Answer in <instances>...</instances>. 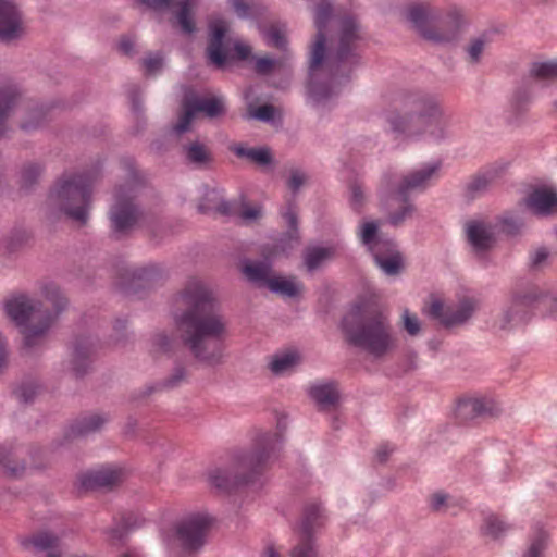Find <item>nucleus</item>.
<instances>
[{
	"label": "nucleus",
	"mask_w": 557,
	"mask_h": 557,
	"mask_svg": "<svg viewBox=\"0 0 557 557\" xmlns=\"http://www.w3.org/2000/svg\"><path fill=\"white\" fill-rule=\"evenodd\" d=\"M22 35V18L11 0H0V41L9 42Z\"/></svg>",
	"instance_id": "obj_21"
},
{
	"label": "nucleus",
	"mask_w": 557,
	"mask_h": 557,
	"mask_svg": "<svg viewBox=\"0 0 557 557\" xmlns=\"http://www.w3.org/2000/svg\"><path fill=\"white\" fill-rule=\"evenodd\" d=\"M117 49L121 53L127 57H133L135 54L134 39L129 36H122L119 41Z\"/></svg>",
	"instance_id": "obj_57"
},
{
	"label": "nucleus",
	"mask_w": 557,
	"mask_h": 557,
	"mask_svg": "<svg viewBox=\"0 0 557 557\" xmlns=\"http://www.w3.org/2000/svg\"><path fill=\"white\" fill-rule=\"evenodd\" d=\"M359 236L363 245L371 251L376 265L387 275H396L403 267V258L394 242L383 238L377 233L375 222H363Z\"/></svg>",
	"instance_id": "obj_13"
},
{
	"label": "nucleus",
	"mask_w": 557,
	"mask_h": 557,
	"mask_svg": "<svg viewBox=\"0 0 557 557\" xmlns=\"http://www.w3.org/2000/svg\"><path fill=\"white\" fill-rule=\"evenodd\" d=\"M231 150L236 157L248 159L260 166H267L273 162L271 149L268 147L248 148L243 145H236Z\"/></svg>",
	"instance_id": "obj_32"
},
{
	"label": "nucleus",
	"mask_w": 557,
	"mask_h": 557,
	"mask_svg": "<svg viewBox=\"0 0 557 557\" xmlns=\"http://www.w3.org/2000/svg\"><path fill=\"white\" fill-rule=\"evenodd\" d=\"M324 509L318 503L305 506L301 518L295 529L298 543L293 548L292 557H320L314 537L325 525Z\"/></svg>",
	"instance_id": "obj_14"
},
{
	"label": "nucleus",
	"mask_w": 557,
	"mask_h": 557,
	"mask_svg": "<svg viewBox=\"0 0 557 557\" xmlns=\"http://www.w3.org/2000/svg\"><path fill=\"white\" fill-rule=\"evenodd\" d=\"M185 308L174 315V325L182 345L199 362L222 363L226 321L213 292L201 281H189L181 293Z\"/></svg>",
	"instance_id": "obj_2"
},
{
	"label": "nucleus",
	"mask_w": 557,
	"mask_h": 557,
	"mask_svg": "<svg viewBox=\"0 0 557 557\" xmlns=\"http://www.w3.org/2000/svg\"><path fill=\"white\" fill-rule=\"evenodd\" d=\"M509 529V525L500 520L497 516L491 515L485 519L483 531L485 534L497 539Z\"/></svg>",
	"instance_id": "obj_44"
},
{
	"label": "nucleus",
	"mask_w": 557,
	"mask_h": 557,
	"mask_svg": "<svg viewBox=\"0 0 557 557\" xmlns=\"http://www.w3.org/2000/svg\"><path fill=\"white\" fill-rule=\"evenodd\" d=\"M44 295L53 306V312L44 308L39 300L24 294L14 296L4 302L5 313L18 327L23 336V348L26 350H33L44 344L52 324L69 307L67 298L54 284L46 285Z\"/></svg>",
	"instance_id": "obj_3"
},
{
	"label": "nucleus",
	"mask_w": 557,
	"mask_h": 557,
	"mask_svg": "<svg viewBox=\"0 0 557 557\" xmlns=\"http://www.w3.org/2000/svg\"><path fill=\"white\" fill-rule=\"evenodd\" d=\"M530 74L537 81H557V61L535 62Z\"/></svg>",
	"instance_id": "obj_38"
},
{
	"label": "nucleus",
	"mask_w": 557,
	"mask_h": 557,
	"mask_svg": "<svg viewBox=\"0 0 557 557\" xmlns=\"http://www.w3.org/2000/svg\"><path fill=\"white\" fill-rule=\"evenodd\" d=\"M176 4L178 10L174 12L173 25L177 26L184 35H193L197 30L193 9L188 8L186 1H177Z\"/></svg>",
	"instance_id": "obj_35"
},
{
	"label": "nucleus",
	"mask_w": 557,
	"mask_h": 557,
	"mask_svg": "<svg viewBox=\"0 0 557 557\" xmlns=\"http://www.w3.org/2000/svg\"><path fill=\"white\" fill-rule=\"evenodd\" d=\"M59 536L53 533L42 531L23 540L22 545L25 548L32 545L36 553L46 552L49 557H59L60 554L55 553L59 547Z\"/></svg>",
	"instance_id": "obj_28"
},
{
	"label": "nucleus",
	"mask_w": 557,
	"mask_h": 557,
	"mask_svg": "<svg viewBox=\"0 0 557 557\" xmlns=\"http://www.w3.org/2000/svg\"><path fill=\"white\" fill-rule=\"evenodd\" d=\"M447 502V496L443 493H436L431 498V505L434 509L440 510Z\"/></svg>",
	"instance_id": "obj_63"
},
{
	"label": "nucleus",
	"mask_w": 557,
	"mask_h": 557,
	"mask_svg": "<svg viewBox=\"0 0 557 557\" xmlns=\"http://www.w3.org/2000/svg\"><path fill=\"white\" fill-rule=\"evenodd\" d=\"M46 116L47 113L42 108H36L30 111L29 117L22 122L20 127L25 132L35 131L46 123Z\"/></svg>",
	"instance_id": "obj_45"
},
{
	"label": "nucleus",
	"mask_w": 557,
	"mask_h": 557,
	"mask_svg": "<svg viewBox=\"0 0 557 557\" xmlns=\"http://www.w3.org/2000/svg\"><path fill=\"white\" fill-rule=\"evenodd\" d=\"M161 274L156 265L136 268L129 272V285L133 288H145L160 278Z\"/></svg>",
	"instance_id": "obj_34"
},
{
	"label": "nucleus",
	"mask_w": 557,
	"mask_h": 557,
	"mask_svg": "<svg viewBox=\"0 0 557 557\" xmlns=\"http://www.w3.org/2000/svg\"><path fill=\"white\" fill-rule=\"evenodd\" d=\"M496 178V173L492 171L478 173L467 185V191L474 198L485 191Z\"/></svg>",
	"instance_id": "obj_37"
},
{
	"label": "nucleus",
	"mask_w": 557,
	"mask_h": 557,
	"mask_svg": "<svg viewBox=\"0 0 557 557\" xmlns=\"http://www.w3.org/2000/svg\"><path fill=\"white\" fill-rule=\"evenodd\" d=\"M228 30V22L224 18H214L208 24L206 58L216 69H224L228 60L245 61L251 55V47L239 41L234 44V54H231L232 40L227 36Z\"/></svg>",
	"instance_id": "obj_11"
},
{
	"label": "nucleus",
	"mask_w": 557,
	"mask_h": 557,
	"mask_svg": "<svg viewBox=\"0 0 557 557\" xmlns=\"http://www.w3.org/2000/svg\"><path fill=\"white\" fill-rule=\"evenodd\" d=\"M332 18V4L321 0L315 8L318 34L310 52L308 95L314 104H324L338 94V86L348 81L346 70L357 61L356 50L361 40L360 26L354 17L338 21L339 34L335 50L326 53V27Z\"/></svg>",
	"instance_id": "obj_1"
},
{
	"label": "nucleus",
	"mask_w": 557,
	"mask_h": 557,
	"mask_svg": "<svg viewBox=\"0 0 557 557\" xmlns=\"http://www.w3.org/2000/svg\"><path fill=\"white\" fill-rule=\"evenodd\" d=\"M128 98L132 103V109L136 114H140L143 111L141 104V90L138 86L134 85L128 89Z\"/></svg>",
	"instance_id": "obj_54"
},
{
	"label": "nucleus",
	"mask_w": 557,
	"mask_h": 557,
	"mask_svg": "<svg viewBox=\"0 0 557 557\" xmlns=\"http://www.w3.org/2000/svg\"><path fill=\"white\" fill-rule=\"evenodd\" d=\"M152 347L161 352H169L173 348V338L165 332H157L151 338Z\"/></svg>",
	"instance_id": "obj_48"
},
{
	"label": "nucleus",
	"mask_w": 557,
	"mask_h": 557,
	"mask_svg": "<svg viewBox=\"0 0 557 557\" xmlns=\"http://www.w3.org/2000/svg\"><path fill=\"white\" fill-rule=\"evenodd\" d=\"M198 211L202 214H219L227 216L231 214V205L216 189H209L203 195Z\"/></svg>",
	"instance_id": "obj_27"
},
{
	"label": "nucleus",
	"mask_w": 557,
	"mask_h": 557,
	"mask_svg": "<svg viewBox=\"0 0 557 557\" xmlns=\"http://www.w3.org/2000/svg\"><path fill=\"white\" fill-rule=\"evenodd\" d=\"M161 391L162 389L160 387L159 382L150 384V385H147L143 389H138V391L133 392L129 395V401H132V403H140V401L147 399L153 393L161 392Z\"/></svg>",
	"instance_id": "obj_51"
},
{
	"label": "nucleus",
	"mask_w": 557,
	"mask_h": 557,
	"mask_svg": "<svg viewBox=\"0 0 557 557\" xmlns=\"http://www.w3.org/2000/svg\"><path fill=\"white\" fill-rule=\"evenodd\" d=\"M503 228L507 233L512 234V233L517 232L520 228V223H518L513 219H505L504 222H503Z\"/></svg>",
	"instance_id": "obj_64"
},
{
	"label": "nucleus",
	"mask_w": 557,
	"mask_h": 557,
	"mask_svg": "<svg viewBox=\"0 0 557 557\" xmlns=\"http://www.w3.org/2000/svg\"><path fill=\"white\" fill-rule=\"evenodd\" d=\"M139 3L154 11H163L174 5L175 0H138Z\"/></svg>",
	"instance_id": "obj_55"
},
{
	"label": "nucleus",
	"mask_w": 557,
	"mask_h": 557,
	"mask_svg": "<svg viewBox=\"0 0 557 557\" xmlns=\"http://www.w3.org/2000/svg\"><path fill=\"white\" fill-rule=\"evenodd\" d=\"M393 451V448L388 444H383L377 448L376 458L379 462H384L387 460L389 454Z\"/></svg>",
	"instance_id": "obj_62"
},
{
	"label": "nucleus",
	"mask_w": 557,
	"mask_h": 557,
	"mask_svg": "<svg viewBox=\"0 0 557 557\" xmlns=\"http://www.w3.org/2000/svg\"><path fill=\"white\" fill-rule=\"evenodd\" d=\"M92 181L88 173L62 175L49 193L48 206L82 225L86 224L91 203Z\"/></svg>",
	"instance_id": "obj_7"
},
{
	"label": "nucleus",
	"mask_w": 557,
	"mask_h": 557,
	"mask_svg": "<svg viewBox=\"0 0 557 557\" xmlns=\"http://www.w3.org/2000/svg\"><path fill=\"white\" fill-rule=\"evenodd\" d=\"M300 360L301 358L297 349L288 348L281 351V375L292 371L300 363Z\"/></svg>",
	"instance_id": "obj_47"
},
{
	"label": "nucleus",
	"mask_w": 557,
	"mask_h": 557,
	"mask_svg": "<svg viewBox=\"0 0 557 557\" xmlns=\"http://www.w3.org/2000/svg\"><path fill=\"white\" fill-rule=\"evenodd\" d=\"M230 2L233 10L239 17L246 18L250 15V5L246 0H231Z\"/></svg>",
	"instance_id": "obj_59"
},
{
	"label": "nucleus",
	"mask_w": 557,
	"mask_h": 557,
	"mask_svg": "<svg viewBox=\"0 0 557 557\" xmlns=\"http://www.w3.org/2000/svg\"><path fill=\"white\" fill-rule=\"evenodd\" d=\"M525 206L535 214L557 213V193L548 187H539L530 193Z\"/></svg>",
	"instance_id": "obj_24"
},
{
	"label": "nucleus",
	"mask_w": 557,
	"mask_h": 557,
	"mask_svg": "<svg viewBox=\"0 0 557 557\" xmlns=\"http://www.w3.org/2000/svg\"><path fill=\"white\" fill-rule=\"evenodd\" d=\"M20 98L21 92L15 86H4L0 89V138L9 131L8 120Z\"/></svg>",
	"instance_id": "obj_26"
},
{
	"label": "nucleus",
	"mask_w": 557,
	"mask_h": 557,
	"mask_svg": "<svg viewBox=\"0 0 557 557\" xmlns=\"http://www.w3.org/2000/svg\"><path fill=\"white\" fill-rule=\"evenodd\" d=\"M468 243L476 253L487 251L495 243L493 227L482 220H470L465 224Z\"/></svg>",
	"instance_id": "obj_22"
},
{
	"label": "nucleus",
	"mask_w": 557,
	"mask_h": 557,
	"mask_svg": "<svg viewBox=\"0 0 557 557\" xmlns=\"http://www.w3.org/2000/svg\"><path fill=\"white\" fill-rule=\"evenodd\" d=\"M310 395L323 407L334 406L339 398V392L334 382H321L312 385Z\"/></svg>",
	"instance_id": "obj_33"
},
{
	"label": "nucleus",
	"mask_w": 557,
	"mask_h": 557,
	"mask_svg": "<svg viewBox=\"0 0 557 557\" xmlns=\"http://www.w3.org/2000/svg\"><path fill=\"white\" fill-rule=\"evenodd\" d=\"M364 198L363 189L359 185H354L351 187V206L355 210H359L362 206V201Z\"/></svg>",
	"instance_id": "obj_60"
},
{
	"label": "nucleus",
	"mask_w": 557,
	"mask_h": 557,
	"mask_svg": "<svg viewBox=\"0 0 557 557\" xmlns=\"http://www.w3.org/2000/svg\"><path fill=\"white\" fill-rule=\"evenodd\" d=\"M336 253V248L334 246L330 247H309L305 252V264L309 271L317 270L324 262L332 259Z\"/></svg>",
	"instance_id": "obj_36"
},
{
	"label": "nucleus",
	"mask_w": 557,
	"mask_h": 557,
	"mask_svg": "<svg viewBox=\"0 0 557 557\" xmlns=\"http://www.w3.org/2000/svg\"><path fill=\"white\" fill-rule=\"evenodd\" d=\"M304 284L295 276H281V296L299 300L304 296Z\"/></svg>",
	"instance_id": "obj_39"
},
{
	"label": "nucleus",
	"mask_w": 557,
	"mask_h": 557,
	"mask_svg": "<svg viewBox=\"0 0 557 557\" xmlns=\"http://www.w3.org/2000/svg\"><path fill=\"white\" fill-rule=\"evenodd\" d=\"M211 518L206 515H193L176 525V537L185 550H198L205 544L206 533L211 525Z\"/></svg>",
	"instance_id": "obj_19"
},
{
	"label": "nucleus",
	"mask_w": 557,
	"mask_h": 557,
	"mask_svg": "<svg viewBox=\"0 0 557 557\" xmlns=\"http://www.w3.org/2000/svg\"><path fill=\"white\" fill-rule=\"evenodd\" d=\"M275 115V108L272 104H263L258 108H253L252 106H249L248 112L246 114V119L250 120H258L262 122H270L274 120Z\"/></svg>",
	"instance_id": "obj_46"
},
{
	"label": "nucleus",
	"mask_w": 557,
	"mask_h": 557,
	"mask_svg": "<svg viewBox=\"0 0 557 557\" xmlns=\"http://www.w3.org/2000/svg\"><path fill=\"white\" fill-rule=\"evenodd\" d=\"M161 391L162 389L160 387L159 382L150 384V385H147L143 389H138V391L133 392L129 395V401H132V403H140V401L147 399L153 393L161 392Z\"/></svg>",
	"instance_id": "obj_52"
},
{
	"label": "nucleus",
	"mask_w": 557,
	"mask_h": 557,
	"mask_svg": "<svg viewBox=\"0 0 557 557\" xmlns=\"http://www.w3.org/2000/svg\"><path fill=\"white\" fill-rule=\"evenodd\" d=\"M476 308L478 301L472 297H465L456 304L433 300L430 305L429 313L445 327H454L466 323Z\"/></svg>",
	"instance_id": "obj_18"
},
{
	"label": "nucleus",
	"mask_w": 557,
	"mask_h": 557,
	"mask_svg": "<svg viewBox=\"0 0 557 557\" xmlns=\"http://www.w3.org/2000/svg\"><path fill=\"white\" fill-rule=\"evenodd\" d=\"M123 480V471L117 468L103 467L81 475V487L86 491L111 490Z\"/></svg>",
	"instance_id": "obj_20"
},
{
	"label": "nucleus",
	"mask_w": 557,
	"mask_h": 557,
	"mask_svg": "<svg viewBox=\"0 0 557 557\" xmlns=\"http://www.w3.org/2000/svg\"><path fill=\"white\" fill-rule=\"evenodd\" d=\"M187 376V370L183 364H176L173 372L164 380L159 381L160 387L164 389H173L180 386Z\"/></svg>",
	"instance_id": "obj_42"
},
{
	"label": "nucleus",
	"mask_w": 557,
	"mask_h": 557,
	"mask_svg": "<svg viewBox=\"0 0 557 557\" xmlns=\"http://www.w3.org/2000/svg\"><path fill=\"white\" fill-rule=\"evenodd\" d=\"M276 255L275 246H263L260 259L242 260L240 271L245 278L257 287H267L272 293L278 294V276L273 273Z\"/></svg>",
	"instance_id": "obj_16"
},
{
	"label": "nucleus",
	"mask_w": 557,
	"mask_h": 557,
	"mask_svg": "<svg viewBox=\"0 0 557 557\" xmlns=\"http://www.w3.org/2000/svg\"><path fill=\"white\" fill-rule=\"evenodd\" d=\"M163 65V59L159 53L149 54L143 60V66L147 75H152L160 71Z\"/></svg>",
	"instance_id": "obj_50"
},
{
	"label": "nucleus",
	"mask_w": 557,
	"mask_h": 557,
	"mask_svg": "<svg viewBox=\"0 0 557 557\" xmlns=\"http://www.w3.org/2000/svg\"><path fill=\"white\" fill-rule=\"evenodd\" d=\"M347 341L379 358L395 347V338L386 318L377 311L356 306L342 323Z\"/></svg>",
	"instance_id": "obj_6"
},
{
	"label": "nucleus",
	"mask_w": 557,
	"mask_h": 557,
	"mask_svg": "<svg viewBox=\"0 0 557 557\" xmlns=\"http://www.w3.org/2000/svg\"><path fill=\"white\" fill-rule=\"evenodd\" d=\"M23 449L12 446H0V467L13 479L21 478L26 470V462L21 458Z\"/></svg>",
	"instance_id": "obj_25"
},
{
	"label": "nucleus",
	"mask_w": 557,
	"mask_h": 557,
	"mask_svg": "<svg viewBox=\"0 0 557 557\" xmlns=\"http://www.w3.org/2000/svg\"><path fill=\"white\" fill-rule=\"evenodd\" d=\"M108 421V418L101 414H89L76 419L70 428L71 436H86L98 430Z\"/></svg>",
	"instance_id": "obj_31"
},
{
	"label": "nucleus",
	"mask_w": 557,
	"mask_h": 557,
	"mask_svg": "<svg viewBox=\"0 0 557 557\" xmlns=\"http://www.w3.org/2000/svg\"><path fill=\"white\" fill-rule=\"evenodd\" d=\"M183 151L187 162L199 169H207L214 161L212 151L199 140L184 145Z\"/></svg>",
	"instance_id": "obj_29"
},
{
	"label": "nucleus",
	"mask_w": 557,
	"mask_h": 557,
	"mask_svg": "<svg viewBox=\"0 0 557 557\" xmlns=\"http://www.w3.org/2000/svg\"><path fill=\"white\" fill-rule=\"evenodd\" d=\"M309 176L300 168L292 166L285 172L287 211L281 216V251L299 244L296 196L308 185Z\"/></svg>",
	"instance_id": "obj_12"
},
{
	"label": "nucleus",
	"mask_w": 557,
	"mask_h": 557,
	"mask_svg": "<svg viewBox=\"0 0 557 557\" xmlns=\"http://www.w3.org/2000/svg\"><path fill=\"white\" fill-rule=\"evenodd\" d=\"M97 346V342L90 336H78L74 341L72 371L76 377H82L88 372Z\"/></svg>",
	"instance_id": "obj_23"
},
{
	"label": "nucleus",
	"mask_w": 557,
	"mask_h": 557,
	"mask_svg": "<svg viewBox=\"0 0 557 557\" xmlns=\"http://www.w3.org/2000/svg\"><path fill=\"white\" fill-rule=\"evenodd\" d=\"M274 67V60L264 57L255 60V71L260 75L270 73Z\"/></svg>",
	"instance_id": "obj_56"
},
{
	"label": "nucleus",
	"mask_w": 557,
	"mask_h": 557,
	"mask_svg": "<svg viewBox=\"0 0 557 557\" xmlns=\"http://www.w3.org/2000/svg\"><path fill=\"white\" fill-rule=\"evenodd\" d=\"M403 326L409 335H417L420 331V320L417 314L405 310L401 315Z\"/></svg>",
	"instance_id": "obj_49"
},
{
	"label": "nucleus",
	"mask_w": 557,
	"mask_h": 557,
	"mask_svg": "<svg viewBox=\"0 0 557 557\" xmlns=\"http://www.w3.org/2000/svg\"><path fill=\"white\" fill-rule=\"evenodd\" d=\"M438 169V163H428L420 169L409 172L397 182L387 183L392 197L400 206V212L392 213L389 216L393 225H398L411 214L412 206L408 202L409 195L426 188L437 177Z\"/></svg>",
	"instance_id": "obj_10"
},
{
	"label": "nucleus",
	"mask_w": 557,
	"mask_h": 557,
	"mask_svg": "<svg viewBox=\"0 0 557 557\" xmlns=\"http://www.w3.org/2000/svg\"><path fill=\"white\" fill-rule=\"evenodd\" d=\"M278 443V432L260 433L250 450H238L231 462L209 471L208 481L220 493L232 494L252 483L268 466Z\"/></svg>",
	"instance_id": "obj_4"
},
{
	"label": "nucleus",
	"mask_w": 557,
	"mask_h": 557,
	"mask_svg": "<svg viewBox=\"0 0 557 557\" xmlns=\"http://www.w3.org/2000/svg\"><path fill=\"white\" fill-rule=\"evenodd\" d=\"M547 256H548V252H547L546 248L536 249L532 256V264L534 267L541 265L546 260Z\"/></svg>",
	"instance_id": "obj_61"
},
{
	"label": "nucleus",
	"mask_w": 557,
	"mask_h": 557,
	"mask_svg": "<svg viewBox=\"0 0 557 557\" xmlns=\"http://www.w3.org/2000/svg\"><path fill=\"white\" fill-rule=\"evenodd\" d=\"M42 172V168L37 163H28L21 171V186L29 189L37 184Z\"/></svg>",
	"instance_id": "obj_41"
},
{
	"label": "nucleus",
	"mask_w": 557,
	"mask_h": 557,
	"mask_svg": "<svg viewBox=\"0 0 557 557\" xmlns=\"http://www.w3.org/2000/svg\"><path fill=\"white\" fill-rule=\"evenodd\" d=\"M535 312L543 315L557 313V293L544 294L537 286L516 289L500 319V327L507 329L524 323Z\"/></svg>",
	"instance_id": "obj_8"
},
{
	"label": "nucleus",
	"mask_w": 557,
	"mask_h": 557,
	"mask_svg": "<svg viewBox=\"0 0 557 557\" xmlns=\"http://www.w3.org/2000/svg\"><path fill=\"white\" fill-rule=\"evenodd\" d=\"M37 392V384L34 382H23L14 389L13 394L21 404H30L34 401Z\"/></svg>",
	"instance_id": "obj_43"
},
{
	"label": "nucleus",
	"mask_w": 557,
	"mask_h": 557,
	"mask_svg": "<svg viewBox=\"0 0 557 557\" xmlns=\"http://www.w3.org/2000/svg\"><path fill=\"white\" fill-rule=\"evenodd\" d=\"M548 535L544 530H536L531 539L524 557H543L547 547Z\"/></svg>",
	"instance_id": "obj_40"
},
{
	"label": "nucleus",
	"mask_w": 557,
	"mask_h": 557,
	"mask_svg": "<svg viewBox=\"0 0 557 557\" xmlns=\"http://www.w3.org/2000/svg\"><path fill=\"white\" fill-rule=\"evenodd\" d=\"M171 233L170 225L163 222H157L150 227V234L156 239H163L165 235Z\"/></svg>",
	"instance_id": "obj_58"
},
{
	"label": "nucleus",
	"mask_w": 557,
	"mask_h": 557,
	"mask_svg": "<svg viewBox=\"0 0 557 557\" xmlns=\"http://www.w3.org/2000/svg\"><path fill=\"white\" fill-rule=\"evenodd\" d=\"M493 403L483 397H466L459 399L457 404V413L463 418H473L491 411Z\"/></svg>",
	"instance_id": "obj_30"
},
{
	"label": "nucleus",
	"mask_w": 557,
	"mask_h": 557,
	"mask_svg": "<svg viewBox=\"0 0 557 557\" xmlns=\"http://www.w3.org/2000/svg\"><path fill=\"white\" fill-rule=\"evenodd\" d=\"M397 104L410 110L411 114L405 116L398 111L387 112L385 120L393 133L406 136L428 134L433 139L445 136L449 119L435 97L413 92L399 98Z\"/></svg>",
	"instance_id": "obj_5"
},
{
	"label": "nucleus",
	"mask_w": 557,
	"mask_h": 557,
	"mask_svg": "<svg viewBox=\"0 0 557 557\" xmlns=\"http://www.w3.org/2000/svg\"><path fill=\"white\" fill-rule=\"evenodd\" d=\"M407 17L425 39L434 42H449L454 40L465 23L461 11L454 9L447 14L445 20L434 24L430 15V7L425 3L410 5L407 11Z\"/></svg>",
	"instance_id": "obj_9"
},
{
	"label": "nucleus",
	"mask_w": 557,
	"mask_h": 557,
	"mask_svg": "<svg viewBox=\"0 0 557 557\" xmlns=\"http://www.w3.org/2000/svg\"><path fill=\"white\" fill-rule=\"evenodd\" d=\"M486 40L483 37L473 39L468 47V54L472 62H478L485 49Z\"/></svg>",
	"instance_id": "obj_53"
},
{
	"label": "nucleus",
	"mask_w": 557,
	"mask_h": 557,
	"mask_svg": "<svg viewBox=\"0 0 557 557\" xmlns=\"http://www.w3.org/2000/svg\"><path fill=\"white\" fill-rule=\"evenodd\" d=\"M183 112L173 131L181 135L190 128V124L197 113H203L209 119H215L225 114V106L219 97H199L186 95L182 102Z\"/></svg>",
	"instance_id": "obj_17"
},
{
	"label": "nucleus",
	"mask_w": 557,
	"mask_h": 557,
	"mask_svg": "<svg viewBox=\"0 0 557 557\" xmlns=\"http://www.w3.org/2000/svg\"><path fill=\"white\" fill-rule=\"evenodd\" d=\"M134 198L135 193L133 188L126 186L117 188L115 202L109 212L112 234L115 239L127 235L141 218V211L134 202Z\"/></svg>",
	"instance_id": "obj_15"
}]
</instances>
